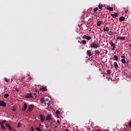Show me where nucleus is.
I'll return each mask as SVG.
<instances>
[{
  "label": "nucleus",
  "instance_id": "obj_47",
  "mask_svg": "<svg viewBox=\"0 0 131 131\" xmlns=\"http://www.w3.org/2000/svg\"><path fill=\"white\" fill-rule=\"evenodd\" d=\"M3 123H4V120H3L2 121H1V124H3Z\"/></svg>",
  "mask_w": 131,
  "mask_h": 131
},
{
  "label": "nucleus",
  "instance_id": "obj_27",
  "mask_svg": "<svg viewBox=\"0 0 131 131\" xmlns=\"http://www.w3.org/2000/svg\"><path fill=\"white\" fill-rule=\"evenodd\" d=\"M55 113H56V115H59V114L60 113V111L59 110H56Z\"/></svg>",
  "mask_w": 131,
  "mask_h": 131
},
{
  "label": "nucleus",
  "instance_id": "obj_36",
  "mask_svg": "<svg viewBox=\"0 0 131 131\" xmlns=\"http://www.w3.org/2000/svg\"><path fill=\"white\" fill-rule=\"evenodd\" d=\"M36 130L37 131H42V129L40 128H39L38 127H36Z\"/></svg>",
  "mask_w": 131,
  "mask_h": 131
},
{
  "label": "nucleus",
  "instance_id": "obj_10",
  "mask_svg": "<svg viewBox=\"0 0 131 131\" xmlns=\"http://www.w3.org/2000/svg\"><path fill=\"white\" fill-rule=\"evenodd\" d=\"M110 30V28H109V27H104L103 28V31H106L107 32H108V31L109 32V31Z\"/></svg>",
  "mask_w": 131,
  "mask_h": 131
},
{
  "label": "nucleus",
  "instance_id": "obj_29",
  "mask_svg": "<svg viewBox=\"0 0 131 131\" xmlns=\"http://www.w3.org/2000/svg\"><path fill=\"white\" fill-rule=\"evenodd\" d=\"M114 58L115 59L116 61H117L118 60V57L116 55L114 56Z\"/></svg>",
  "mask_w": 131,
  "mask_h": 131
},
{
  "label": "nucleus",
  "instance_id": "obj_12",
  "mask_svg": "<svg viewBox=\"0 0 131 131\" xmlns=\"http://www.w3.org/2000/svg\"><path fill=\"white\" fill-rule=\"evenodd\" d=\"M114 67L116 70L118 69V65L117 62H114Z\"/></svg>",
  "mask_w": 131,
  "mask_h": 131
},
{
  "label": "nucleus",
  "instance_id": "obj_32",
  "mask_svg": "<svg viewBox=\"0 0 131 131\" xmlns=\"http://www.w3.org/2000/svg\"><path fill=\"white\" fill-rule=\"evenodd\" d=\"M98 8L100 10H101L103 8V6L99 5V6H98Z\"/></svg>",
  "mask_w": 131,
  "mask_h": 131
},
{
  "label": "nucleus",
  "instance_id": "obj_5",
  "mask_svg": "<svg viewBox=\"0 0 131 131\" xmlns=\"http://www.w3.org/2000/svg\"><path fill=\"white\" fill-rule=\"evenodd\" d=\"M39 117H40V121L41 122L44 121V120L45 119V114H40L39 115Z\"/></svg>",
  "mask_w": 131,
  "mask_h": 131
},
{
  "label": "nucleus",
  "instance_id": "obj_49",
  "mask_svg": "<svg viewBox=\"0 0 131 131\" xmlns=\"http://www.w3.org/2000/svg\"><path fill=\"white\" fill-rule=\"evenodd\" d=\"M94 131H102L101 129H97V130H94Z\"/></svg>",
  "mask_w": 131,
  "mask_h": 131
},
{
  "label": "nucleus",
  "instance_id": "obj_26",
  "mask_svg": "<svg viewBox=\"0 0 131 131\" xmlns=\"http://www.w3.org/2000/svg\"><path fill=\"white\" fill-rule=\"evenodd\" d=\"M21 125H22V124H21V122H18V125H17V127L19 128V127H20V126H21Z\"/></svg>",
  "mask_w": 131,
  "mask_h": 131
},
{
  "label": "nucleus",
  "instance_id": "obj_39",
  "mask_svg": "<svg viewBox=\"0 0 131 131\" xmlns=\"http://www.w3.org/2000/svg\"><path fill=\"white\" fill-rule=\"evenodd\" d=\"M94 12H97V11H98V8H95V9H94Z\"/></svg>",
  "mask_w": 131,
  "mask_h": 131
},
{
  "label": "nucleus",
  "instance_id": "obj_21",
  "mask_svg": "<svg viewBox=\"0 0 131 131\" xmlns=\"http://www.w3.org/2000/svg\"><path fill=\"white\" fill-rule=\"evenodd\" d=\"M108 34L110 35H113L114 34V32L113 31H110L108 32Z\"/></svg>",
  "mask_w": 131,
  "mask_h": 131
},
{
  "label": "nucleus",
  "instance_id": "obj_51",
  "mask_svg": "<svg viewBox=\"0 0 131 131\" xmlns=\"http://www.w3.org/2000/svg\"><path fill=\"white\" fill-rule=\"evenodd\" d=\"M49 131H52V129H49Z\"/></svg>",
  "mask_w": 131,
  "mask_h": 131
},
{
  "label": "nucleus",
  "instance_id": "obj_44",
  "mask_svg": "<svg viewBox=\"0 0 131 131\" xmlns=\"http://www.w3.org/2000/svg\"><path fill=\"white\" fill-rule=\"evenodd\" d=\"M5 122H7V120L6 119H4L3 120V123H5Z\"/></svg>",
  "mask_w": 131,
  "mask_h": 131
},
{
  "label": "nucleus",
  "instance_id": "obj_46",
  "mask_svg": "<svg viewBox=\"0 0 131 131\" xmlns=\"http://www.w3.org/2000/svg\"><path fill=\"white\" fill-rule=\"evenodd\" d=\"M57 123H60V121L59 119L57 120Z\"/></svg>",
  "mask_w": 131,
  "mask_h": 131
},
{
  "label": "nucleus",
  "instance_id": "obj_33",
  "mask_svg": "<svg viewBox=\"0 0 131 131\" xmlns=\"http://www.w3.org/2000/svg\"><path fill=\"white\" fill-rule=\"evenodd\" d=\"M32 97H33V98H36V97H37L36 94H35V93L33 94L32 95Z\"/></svg>",
  "mask_w": 131,
  "mask_h": 131
},
{
  "label": "nucleus",
  "instance_id": "obj_3",
  "mask_svg": "<svg viewBox=\"0 0 131 131\" xmlns=\"http://www.w3.org/2000/svg\"><path fill=\"white\" fill-rule=\"evenodd\" d=\"M0 105L2 106L3 107H6L7 104L6 102H5V101H4L3 100H1L0 101Z\"/></svg>",
  "mask_w": 131,
  "mask_h": 131
},
{
  "label": "nucleus",
  "instance_id": "obj_17",
  "mask_svg": "<svg viewBox=\"0 0 131 131\" xmlns=\"http://www.w3.org/2000/svg\"><path fill=\"white\" fill-rule=\"evenodd\" d=\"M102 21H98L97 23V26H101V25H102Z\"/></svg>",
  "mask_w": 131,
  "mask_h": 131
},
{
  "label": "nucleus",
  "instance_id": "obj_22",
  "mask_svg": "<svg viewBox=\"0 0 131 131\" xmlns=\"http://www.w3.org/2000/svg\"><path fill=\"white\" fill-rule=\"evenodd\" d=\"M42 91L43 92H45L46 91H47V86H45L44 88H42Z\"/></svg>",
  "mask_w": 131,
  "mask_h": 131
},
{
  "label": "nucleus",
  "instance_id": "obj_1",
  "mask_svg": "<svg viewBox=\"0 0 131 131\" xmlns=\"http://www.w3.org/2000/svg\"><path fill=\"white\" fill-rule=\"evenodd\" d=\"M91 48H94V49H97L99 47V43L98 42H93L90 45Z\"/></svg>",
  "mask_w": 131,
  "mask_h": 131
},
{
  "label": "nucleus",
  "instance_id": "obj_50",
  "mask_svg": "<svg viewBox=\"0 0 131 131\" xmlns=\"http://www.w3.org/2000/svg\"><path fill=\"white\" fill-rule=\"evenodd\" d=\"M66 131H69V130L68 129V128H66Z\"/></svg>",
  "mask_w": 131,
  "mask_h": 131
},
{
  "label": "nucleus",
  "instance_id": "obj_28",
  "mask_svg": "<svg viewBox=\"0 0 131 131\" xmlns=\"http://www.w3.org/2000/svg\"><path fill=\"white\" fill-rule=\"evenodd\" d=\"M1 127H2L3 129H4V130L6 129V127H5V125H4V124H1Z\"/></svg>",
  "mask_w": 131,
  "mask_h": 131
},
{
  "label": "nucleus",
  "instance_id": "obj_13",
  "mask_svg": "<svg viewBox=\"0 0 131 131\" xmlns=\"http://www.w3.org/2000/svg\"><path fill=\"white\" fill-rule=\"evenodd\" d=\"M111 16L112 17H113V18H116L117 17H118V14L115 13V14H112Z\"/></svg>",
  "mask_w": 131,
  "mask_h": 131
},
{
  "label": "nucleus",
  "instance_id": "obj_53",
  "mask_svg": "<svg viewBox=\"0 0 131 131\" xmlns=\"http://www.w3.org/2000/svg\"><path fill=\"white\" fill-rule=\"evenodd\" d=\"M1 121H0V125H1Z\"/></svg>",
  "mask_w": 131,
  "mask_h": 131
},
{
  "label": "nucleus",
  "instance_id": "obj_45",
  "mask_svg": "<svg viewBox=\"0 0 131 131\" xmlns=\"http://www.w3.org/2000/svg\"><path fill=\"white\" fill-rule=\"evenodd\" d=\"M128 124H129V126L131 127V121L129 122Z\"/></svg>",
  "mask_w": 131,
  "mask_h": 131
},
{
  "label": "nucleus",
  "instance_id": "obj_52",
  "mask_svg": "<svg viewBox=\"0 0 131 131\" xmlns=\"http://www.w3.org/2000/svg\"><path fill=\"white\" fill-rule=\"evenodd\" d=\"M129 47H131V43L129 45Z\"/></svg>",
  "mask_w": 131,
  "mask_h": 131
},
{
  "label": "nucleus",
  "instance_id": "obj_23",
  "mask_svg": "<svg viewBox=\"0 0 131 131\" xmlns=\"http://www.w3.org/2000/svg\"><path fill=\"white\" fill-rule=\"evenodd\" d=\"M9 96V94H5L4 95V98H5L6 99H7V98H8Z\"/></svg>",
  "mask_w": 131,
  "mask_h": 131
},
{
  "label": "nucleus",
  "instance_id": "obj_4",
  "mask_svg": "<svg viewBox=\"0 0 131 131\" xmlns=\"http://www.w3.org/2000/svg\"><path fill=\"white\" fill-rule=\"evenodd\" d=\"M82 38H85V39H87L88 40H90L92 39V36H90V35H83Z\"/></svg>",
  "mask_w": 131,
  "mask_h": 131
},
{
  "label": "nucleus",
  "instance_id": "obj_18",
  "mask_svg": "<svg viewBox=\"0 0 131 131\" xmlns=\"http://www.w3.org/2000/svg\"><path fill=\"white\" fill-rule=\"evenodd\" d=\"M121 62L122 63H123V64H125L126 63L125 58H124L123 59H121Z\"/></svg>",
  "mask_w": 131,
  "mask_h": 131
},
{
  "label": "nucleus",
  "instance_id": "obj_25",
  "mask_svg": "<svg viewBox=\"0 0 131 131\" xmlns=\"http://www.w3.org/2000/svg\"><path fill=\"white\" fill-rule=\"evenodd\" d=\"M45 100H44L43 98H41V99H40V103H45Z\"/></svg>",
  "mask_w": 131,
  "mask_h": 131
},
{
  "label": "nucleus",
  "instance_id": "obj_34",
  "mask_svg": "<svg viewBox=\"0 0 131 131\" xmlns=\"http://www.w3.org/2000/svg\"><path fill=\"white\" fill-rule=\"evenodd\" d=\"M9 129H10V130H12V129H13L12 126H11V125H10V124H9Z\"/></svg>",
  "mask_w": 131,
  "mask_h": 131
},
{
  "label": "nucleus",
  "instance_id": "obj_9",
  "mask_svg": "<svg viewBox=\"0 0 131 131\" xmlns=\"http://www.w3.org/2000/svg\"><path fill=\"white\" fill-rule=\"evenodd\" d=\"M117 39H121V40H124L125 39V36H117Z\"/></svg>",
  "mask_w": 131,
  "mask_h": 131
},
{
  "label": "nucleus",
  "instance_id": "obj_31",
  "mask_svg": "<svg viewBox=\"0 0 131 131\" xmlns=\"http://www.w3.org/2000/svg\"><path fill=\"white\" fill-rule=\"evenodd\" d=\"M116 48V45H115V43H114V46H113V48L112 49V51H114V50H115Z\"/></svg>",
  "mask_w": 131,
  "mask_h": 131
},
{
  "label": "nucleus",
  "instance_id": "obj_41",
  "mask_svg": "<svg viewBox=\"0 0 131 131\" xmlns=\"http://www.w3.org/2000/svg\"><path fill=\"white\" fill-rule=\"evenodd\" d=\"M128 13V10H125V13L127 14Z\"/></svg>",
  "mask_w": 131,
  "mask_h": 131
},
{
  "label": "nucleus",
  "instance_id": "obj_40",
  "mask_svg": "<svg viewBox=\"0 0 131 131\" xmlns=\"http://www.w3.org/2000/svg\"><path fill=\"white\" fill-rule=\"evenodd\" d=\"M5 80L7 82H8L9 81L8 78H5Z\"/></svg>",
  "mask_w": 131,
  "mask_h": 131
},
{
  "label": "nucleus",
  "instance_id": "obj_19",
  "mask_svg": "<svg viewBox=\"0 0 131 131\" xmlns=\"http://www.w3.org/2000/svg\"><path fill=\"white\" fill-rule=\"evenodd\" d=\"M82 43L83 45H85L86 43H87L86 40H85V38H83V39L82 40Z\"/></svg>",
  "mask_w": 131,
  "mask_h": 131
},
{
  "label": "nucleus",
  "instance_id": "obj_6",
  "mask_svg": "<svg viewBox=\"0 0 131 131\" xmlns=\"http://www.w3.org/2000/svg\"><path fill=\"white\" fill-rule=\"evenodd\" d=\"M47 120H52V114H49L46 117Z\"/></svg>",
  "mask_w": 131,
  "mask_h": 131
},
{
  "label": "nucleus",
  "instance_id": "obj_35",
  "mask_svg": "<svg viewBox=\"0 0 131 131\" xmlns=\"http://www.w3.org/2000/svg\"><path fill=\"white\" fill-rule=\"evenodd\" d=\"M5 125H6V126H7V127H8V128H9V125H10V124H9V123H6V124H5Z\"/></svg>",
  "mask_w": 131,
  "mask_h": 131
},
{
  "label": "nucleus",
  "instance_id": "obj_30",
  "mask_svg": "<svg viewBox=\"0 0 131 131\" xmlns=\"http://www.w3.org/2000/svg\"><path fill=\"white\" fill-rule=\"evenodd\" d=\"M15 90L16 91V92H19L20 90L19 89H18V88H14Z\"/></svg>",
  "mask_w": 131,
  "mask_h": 131
},
{
  "label": "nucleus",
  "instance_id": "obj_20",
  "mask_svg": "<svg viewBox=\"0 0 131 131\" xmlns=\"http://www.w3.org/2000/svg\"><path fill=\"white\" fill-rule=\"evenodd\" d=\"M108 43L110 45V46H112V47H113L114 43L113 41H112L111 40H110V41H108Z\"/></svg>",
  "mask_w": 131,
  "mask_h": 131
},
{
  "label": "nucleus",
  "instance_id": "obj_43",
  "mask_svg": "<svg viewBox=\"0 0 131 131\" xmlns=\"http://www.w3.org/2000/svg\"><path fill=\"white\" fill-rule=\"evenodd\" d=\"M121 57L122 59H124V58H126L125 56H121Z\"/></svg>",
  "mask_w": 131,
  "mask_h": 131
},
{
  "label": "nucleus",
  "instance_id": "obj_14",
  "mask_svg": "<svg viewBox=\"0 0 131 131\" xmlns=\"http://www.w3.org/2000/svg\"><path fill=\"white\" fill-rule=\"evenodd\" d=\"M125 18L124 17H120L119 18V21L120 22H122V21H124Z\"/></svg>",
  "mask_w": 131,
  "mask_h": 131
},
{
  "label": "nucleus",
  "instance_id": "obj_16",
  "mask_svg": "<svg viewBox=\"0 0 131 131\" xmlns=\"http://www.w3.org/2000/svg\"><path fill=\"white\" fill-rule=\"evenodd\" d=\"M106 9L108 11H111V12H113L114 10L113 8H111L110 7H107Z\"/></svg>",
  "mask_w": 131,
  "mask_h": 131
},
{
  "label": "nucleus",
  "instance_id": "obj_54",
  "mask_svg": "<svg viewBox=\"0 0 131 131\" xmlns=\"http://www.w3.org/2000/svg\"><path fill=\"white\" fill-rule=\"evenodd\" d=\"M103 131H105V130H103Z\"/></svg>",
  "mask_w": 131,
  "mask_h": 131
},
{
  "label": "nucleus",
  "instance_id": "obj_24",
  "mask_svg": "<svg viewBox=\"0 0 131 131\" xmlns=\"http://www.w3.org/2000/svg\"><path fill=\"white\" fill-rule=\"evenodd\" d=\"M95 54L99 55H100V52L99 51V50H97V51H95Z\"/></svg>",
  "mask_w": 131,
  "mask_h": 131
},
{
  "label": "nucleus",
  "instance_id": "obj_2",
  "mask_svg": "<svg viewBox=\"0 0 131 131\" xmlns=\"http://www.w3.org/2000/svg\"><path fill=\"white\" fill-rule=\"evenodd\" d=\"M50 103H51L50 101L49 100H48V99H46V100H45V104L47 107H49V106L50 105Z\"/></svg>",
  "mask_w": 131,
  "mask_h": 131
},
{
  "label": "nucleus",
  "instance_id": "obj_42",
  "mask_svg": "<svg viewBox=\"0 0 131 131\" xmlns=\"http://www.w3.org/2000/svg\"><path fill=\"white\" fill-rule=\"evenodd\" d=\"M108 74H111V70H107Z\"/></svg>",
  "mask_w": 131,
  "mask_h": 131
},
{
  "label": "nucleus",
  "instance_id": "obj_38",
  "mask_svg": "<svg viewBox=\"0 0 131 131\" xmlns=\"http://www.w3.org/2000/svg\"><path fill=\"white\" fill-rule=\"evenodd\" d=\"M34 128L33 126H31L30 131H34Z\"/></svg>",
  "mask_w": 131,
  "mask_h": 131
},
{
  "label": "nucleus",
  "instance_id": "obj_37",
  "mask_svg": "<svg viewBox=\"0 0 131 131\" xmlns=\"http://www.w3.org/2000/svg\"><path fill=\"white\" fill-rule=\"evenodd\" d=\"M16 107H13L12 108V111H16Z\"/></svg>",
  "mask_w": 131,
  "mask_h": 131
},
{
  "label": "nucleus",
  "instance_id": "obj_7",
  "mask_svg": "<svg viewBox=\"0 0 131 131\" xmlns=\"http://www.w3.org/2000/svg\"><path fill=\"white\" fill-rule=\"evenodd\" d=\"M34 107L33 106V105H30L28 109V112H31V111H32Z\"/></svg>",
  "mask_w": 131,
  "mask_h": 131
},
{
  "label": "nucleus",
  "instance_id": "obj_11",
  "mask_svg": "<svg viewBox=\"0 0 131 131\" xmlns=\"http://www.w3.org/2000/svg\"><path fill=\"white\" fill-rule=\"evenodd\" d=\"M86 54L87 55H88L89 57H91V56H92V53L91 51H87Z\"/></svg>",
  "mask_w": 131,
  "mask_h": 131
},
{
  "label": "nucleus",
  "instance_id": "obj_48",
  "mask_svg": "<svg viewBox=\"0 0 131 131\" xmlns=\"http://www.w3.org/2000/svg\"><path fill=\"white\" fill-rule=\"evenodd\" d=\"M58 127V125H55L54 128H57Z\"/></svg>",
  "mask_w": 131,
  "mask_h": 131
},
{
  "label": "nucleus",
  "instance_id": "obj_15",
  "mask_svg": "<svg viewBox=\"0 0 131 131\" xmlns=\"http://www.w3.org/2000/svg\"><path fill=\"white\" fill-rule=\"evenodd\" d=\"M26 98H31L32 97V94H27L26 95Z\"/></svg>",
  "mask_w": 131,
  "mask_h": 131
},
{
  "label": "nucleus",
  "instance_id": "obj_8",
  "mask_svg": "<svg viewBox=\"0 0 131 131\" xmlns=\"http://www.w3.org/2000/svg\"><path fill=\"white\" fill-rule=\"evenodd\" d=\"M27 108V103H24V106L22 108L23 111H25V110H26Z\"/></svg>",
  "mask_w": 131,
  "mask_h": 131
}]
</instances>
